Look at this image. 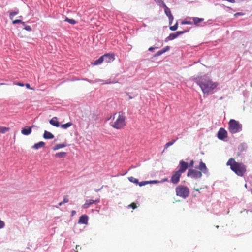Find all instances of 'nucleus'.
<instances>
[{
	"mask_svg": "<svg viewBox=\"0 0 252 252\" xmlns=\"http://www.w3.org/2000/svg\"><path fill=\"white\" fill-rule=\"evenodd\" d=\"M204 94H212L214 90L217 87L218 83L213 82L209 77L206 76L198 77L196 81Z\"/></svg>",
	"mask_w": 252,
	"mask_h": 252,
	"instance_id": "obj_1",
	"label": "nucleus"
},
{
	"mask_svg": "<svg viewBox=\"0 0 252 252\" xmlns=\"http://www.w3.org/2000/svg\"><path fill=\"white\" fill-rule=\"evenodd\" d=\"M126 117L122 111L115 113L112 118L113 121L110 123V126L116 129H123L126 126Z\"/></svg>",
	"mask_w": 252,
	"mask_h": 252,
	"instance_id": "obj_2",
	"label": "nucleus"
},
{
	"mask_svg": "<svg viewBox=\"0 0 252 252\" xmlns=\"http://www.w3.org/2000/svg\"><path fill=\"white\" fill-rule=\"evenodd\" d=\"M226 165L230 166L231 170L239 176H243L246 172V166L242 162H236L234 158H230Z\"/></svg>",
	"mask_w": 252,
	"mask_h": 252,
	"instance_id": "obj_3",
	"label": "nucleus"
},
{
	"mask_svg": "<svg viewBox=\"0 0 252 252\" xmlns=\"http://www.w3.org/2000/svg\"><path fill=\"white\" fill-rule=\"evenodd\" d=\"M178 167V170L173 172L171 178V182L174 184H177L179 182L182 174L184 173L188 168V163L183 160H181Z\"/></svg>",
	"mask_w": 252,
	"mask_h": 252,
	"instance_id": "obj_4",
	"label": "nucleus"
},
{
	"mask_svg": "<svg viewBox=\"0 0 252 252\" xmlns=\"http://www.w3.org/2000/svg\"><path fill=\"white\" fill-rule=\"evenodd\" d=\"M228 130L232 133H238L242 130V125L234 119H230L228 123Z\"/></svg>",
	"mask_w": 252,
	"mask_h": 252,
	"instance_id": "obj_5",
	"label": "nucleus"
},
{
	"mask_svg": "<svg viewBox=\"0 0 252 252\" xmlns=\"http://www.w3.org/2000/svg\"><path fill=\"white\" fill-rule=\"evenodd\" d=\"M176 195L180 197L186 198L189 196V190L187 186L179 185L176 188Z\"/></svg>",
	"mask_w": 252,
	"mask_h": 252,
	"instance_id": "obj_6",
	"label": "nucleus"
},
{
	"mask_svg": "<svg viewBox=\"0 0 252 252\" xmlns=\"http://www.w3.org/2000/svg\"><path fill=\"white\" fill-rule=\"evenodd\" d=\"M187 175L188 177H190L192 178L198 179L201 178L202 174L200 171L193 169H189L188 170Z\"/></svg>",
	"mask_w": 252,
	"mask_h": 252,
	"instance_id": "obj_7",
	"label": "nucleus"
},
{
	"mask_svg": "<svg viewBox=\"0 0 252 252\" xmlns=\"http://www.w3.org/2000/svg\"><path fill=\"white\" fill-rule=\"evenodd\" d=\"M187 32V31L185 30V31H178L175 33H172L170 34V35L167 37H166L165 38V41L167 42L169 40H172L175 39L176 38H177L180 35H181V34L185 33Z\"/></svg>",
	"mask_w": 252,
	"mask_h": 252,
	"instance_id": "obj_8",
	"label": "nucleus"
},
{
	"mask_svg": "<svg viewBox=\"0 0 252 252\" xmlns=\"http://www.w3.org/2000/svg\"><path fill=\"white\" fill-rule=\"evenodd\" d=\"M218 138L221 140H223L227 137V132L223 128H220L217 134Z\"/></svg>",
	"mask_w": 252,
	"mask_h": 252,
	"instance_id": "obj_9",
	"label": "nucleus"
},
{
	"mask_svg": "<svg viewBox=\"0 0 252 252\" xmlns=\"http://www.w3.org/2000/svg\"><path fill=\"white\" fill-rule=\"evenodd\" d=\"M100 202V199L98 198L95 200L89 199L87 200L85 203L82 205V207L84 209H86L89 207V206L93 203H98Z\"/></svg>",
	"mask_w": 252,
	"mask_h": 252,
	"instance_id": "obj_10",
	"label": "nucleus"
},
{
	"mask_svg": "<svg viewBox=\"0 0 252 252\" xmlns=\"http://www.w3.org/2000/svg\"><path fill=\"white\" fill-rule=\"evenodd\" d=\"M103 61L108 63L114 60V55L113 54H105L102 56Z\"/></svg>",
	"mask_w": 252,
	"mask_h": 252,
	"instance_id": "obj_11",
	"label": "nucleus"
},
{
	"mask_svg": "<svg viewBox=\"0 0 252 252\" xmlns=\"http://www.w3.org/2000/svg\"><path fill=\"white\" fill-rule=\"evenodd\" d=\"M198 168L200 170V171H201V173L203 172L204 174H206L208 172V169L205 164L202 161H201L199 163Z\"/></svg>",
	"mask_w": 252,
	"mask_h": 252,
	"instance_id": "obj_12",
	"label": "nucleus"
},
{
	"mask_svg": "<svg viewBox=\"0 0 252 252\" xmlns=\"http://www.w3.org/2000/svg\"><path fill=\"white\" fill-rule=\"evenodd\" d=\"M32 127H25L22 128L21 133L24 135H28L32 133Z\"/></svg>",
	"mask_w": 252,
	"mask_h": 252,
	"instance_id": "obj_13",
	"label": "nucleus"
},
{
	"mask_svg": "<svg viewBox=\"0 0 252 252\" xmlns=\"http://www.w3.org/2000/svg\"><path fill=\"white\" fill-rule=\"evenodd\" d=\"M88 217L87 215L81 216L79 219L78 222L81 224H86L88 223Z\"/></svg>",
	"mask_w": 252,
	"mask_h": 252,
	"instance_id": "obj_14",
	"label": "nucleus"
},
{
	"mask_svg": "<svg viewBox=\"0 0 252 252\" xmlns=\"http://www.w3.org/2000/svg\"><path fill=\"white\" fill-rule=\"evenodd\" d=\"M164 7L165 14L169 17L170 20H172L173 19V17L172 15L170 9L168 7H167L165 4H164Z\"/></svg>",
	"mask_w": 252,
	"mask_h": 252,
	"instance_id": "obj_15",
	"label": "nucleus"
},
{
	"mask_svg": "<svg viewBox=\"0 0 252 252\" xmlns=\"http://www.w3.org/2000/svg\"><path fill=\"white\" fill-rule=\"evenodd\" d=\"M49 122L50 124L55 126L59 127L60 126L59 122L57 121V118L56 117H53L50 120Z\"/></svg>",
	"mask_w": 252,
	"mask_h": 252,
	"instance_id": "obj_16",
	"label": "nucleus"
},
{
	"mask_svg": "<svg viewBox=\"0 0 252 252\" xmlns=\"http://www.w3.org/2000/svg\"><path fill=\"white\" fill-rule=\"evenodd\" d=\"M43 137L46 139H51L54 137V136L50 132L45 130L44 131Z\"/></svg>",
	"mask_w": 252,
	"mask_h": 252,
	"instance_id": "obj_17",
	"label": "nucleus"
},
{
	"mask_svg": "<svg viewBox=\"0 0 252 252\" xmlns=\"http://www.w3.org/2000/svg\"><path fill=\"white\" fill-rule=\"evenodd\" d=\"M45 143V142H43V141H40L38 143H35L32 147V148L34 149H38L39 148H40L41 147H43L44 146Z\"/></svg>",
	"mask_w": 252,
	"mask_h": 252,
	"instance_id": "obj_18",
	"label": "nucleus"
},
{
	"mask_svg": "<svg viewBox=\"0 0 252 252\" xmlns=\"http://www.w3.org/2000/svg\"><path fill=\"white\" fill-rule=\"evenodd\" d=\"M194 25L198 26L199 24L204 21V19L202 18L193 17L192 18Z\"/></svg>",
	"mask_w": 252,
	"mask_h": 252,
	"instance_id": "obj_19",
	"label": "nucleus"
},
{
	"mask_svg": "<svg viewBox=\"0 0 252 252\" xmlns=\"http://www.w3.org/2000/svg\"><path fill=\"white\" fill-rule=\"evenodd\" d=\"M67 153L64 152H58L55 154V156L59 158H64L66 157Z\"/></svg>",
	"mask_w": 252,
	"mask_h": 252,
	"instance_id": "obj_20",
	"label": "nucleus"
},
{
	"mask_svg": "<svg viewBox=\"0 0 252 252\" xmlns=\"http://www.w3.org/2000/svg\"><path fill=\"white\" fill-rule=\"evenodd\" d=\"M102 57L101 56L98 59L95 60L93 63V65H97L101 64L103 62Z\"/></svg>",
	"mask_w": 252,
	"mask_h": 252,
	"instance_id": "obj_21",
	"label": "nucleus"
},
{
	"mask_svg": "<svg viewBox=\"0 0 252 252\" xmlns=\"http://www.w3.org/2000/svg\"><path fill=\"white\" fill-rule=\"evenodd\" d=\"M65 147V145L63 143L56 144L54 147H53V150L56 151L61 148H63Z\"/></svg>",
	"mask_w": 252,
	"mask_h": 252,
	"instance_id": "obj_22",
	"label": "nucleus"
},
{
	"mask_svg": "<svg viewBox=\"0 0 252 252\" xmlns=\"http://www.w3.org/2000/svg\"><path fill=\"white\" fill-rule=\"evenodd\" d=\"M10 129L9 127L0 126V133L4 134Z\"/></svg>",
	"mask_w": 252,
	"mask_h": 252,
	"instance_id": "obj_23",
	"label": "nucleus"
},
{
	"mask_svg": "<svg viewBox=\"0 0 252 252\" xmlns=\"http://www.w3.org/2000/svg\"><path fill=\"white\" fill-rule=\"evenodd\" d=\"M176 140H173L171 141L167 142L164 145V149H167L169 146L172 145L176 142Z\"/></svg>",
	"mask_w": 252,
	"mask_h": 252,
	"instance_id": "obj_24",
	"label": "nucleus"
},
{
	"mask_svg": "<svg viewBox=\"0 0 252 252\" xmlns=\"http://www.w3.org/2000/svg\"><path fill=\"white\" fill-rule=\"evenodd\" d=\"M72 125V124L70 122H68L66 124H63L62 125H61V127L63 129H66L69 127H70V126H71Z\"/></svg>",
	"mask_w": 252,
	"mask_h": 252,
	"instance_id": "obj_25",
	"label": "nucleus"
},
{
	"mask_svg": "<svg viewBox=\"0 0 252 252\" xmlns=\"http://www.w3.org/2000/svg\"><path fill=\"white\" fill-rule=\"evenodd\" d=\"M128 180L131 182H132V183H135V184H138L139 183V182H138V180L135 178L134 177H129L128 178Z\"/></svg>",
	"mask_w": 252,
	"mask_h": 252,
	"instance_id": "obj_26",
	"label": "nucleus"
},
{
	"mask_svg": "<svg viewBox=\"0 0 252 252\" xmlns=\"http://www.w3.org/2000/svg\"><path fill=\"white\" fill-rule=\"evenodd\" d=\"M65 21L68 22L69 23L72 24V25H74V24H76V22L75 20H74L73 19H69L67 17H66L65 18Z\"/></svg>",
	"mask_w": 252,
	"mask_h": 252,
	"instance_id": "obj_27",
	"label": "nucleus"
},
{
	"mask_svg": "<svg viewBox=\"0 0 252 252\" xmlns=\"http://www.w3.org/2000/svg\"><path fill=\"white\" fill-rule=\"evenodd\" d=\"M18 14V11H13L10 13L9 17L12 20L14 16Z\"/></svg>",
	"mask_w": 252,
	"mask_h": 252,
	"instance_id": "obj_28",
	"label": "nucleus"
},
{
	"mask_svg": "<svg viewBox=\"0 0 252 252\" xmlns=\"http://www.w3.org/2000/svg\"><path fill=\"white\" fill-rule=\"evenodd\" d=\"M177 28H178V23L177 22H176L174 25L170 27V30L172 31H176L177 29Z\"/></svg>",
	"mask_w": 252,
	"mask_h": 252,
	"instance_id": "obj_29",
	"label": "nucleus"
},
{
	"mask_svg": "<svg viewBox=\"0 0 252 252\" xmlns=\"http://www.w3.org/2000/svg\"><path fill=\"white\" fill-rule=\"evenodd\" d=\"M69 199L68 198V196L67 195H64L63 196V203H66L68 202Z\"/></svg>",
	"mask_w": 252,
	"mask_h": 252,
	"instance_id": "obj_30",
	"label": "nucleus"
},
{
	"mask_svg": "<svg viewBox=\"0 0 252 252\" xmlns=\"http://www.w3.org/2000/svg\"><path fill=\"white\" fill-rule=\"evenodd\" d=\"M138 184L139 185V186L141 187L142 186H144V185L148 184V183H147V181H142V182H139V183H138Z\"/></svg>",
	"mask_w": 252,
	"mask_h": 252,
	"instance_id": "obj_31",
	"label": "nucleus"
},
{
	"mask_svg": "<svg viewBox=\"0 0 252 252\" xmlns=\"http://www.w3.org/2000/svg\"><path fill=\"white\" fill-rule=\"evenodd\" d=\"M5 226V223L4 221L0 219V229L3 228Z\"/></svg>",
	"mask_w": 252,
	"mask_h": 252,
	"instance_id": "obj_32",
	"label": "nucleus"
},
{
	"mask_svg": "<svg viewBox=\"0 0 252 252\" xmlns=\"http://www.w3.org/2000/svg\"><path fill=\"white\" fill-rule=\"evenodd\" d=\"M164 52L162 51V50H161L158 52H157V53L155 54V56H158L161 55V54H163Z\"/></svg>",
	"mask_w": 252,
	"mask_h": 252,
	"instance_id": "obj_33",
	"label": "nucleus"
},
{
	"mask_svg": "<svg viewBox=\"0 0 252 252\" xmlns=\"http://www.w3.org/2000/svg\"><path fill=\"white\" fill-rule=\"evenodd\" d=\"M22 22V20L20 19H16L12 21V23L13 24H17V23H21Z\"/></svg>",
	"mask_w": 252,
	"mask_h": 252,
	"instance_id": "obj_34",
	"label": "nucleus"
},
{
	"mask_svg": "<svg viewBox=\"0 0 252 252\" xmlns=\"http://www.w3.org/2000/svg\"><path fill=\"white\" fill-rule=\"evenodd\" d=\"M181 23H182V24H188V25H190L192 24V23L190 21H186V20L183 21Z\"/></svg>",
	"mask_w": 252,
	"mask_h": 252,
	"instance_id": "obj_35",
	"label": "nucleus"
},
{
	"mask_svg": "<svg viewBox=\"0 0 252 252\" xmlns=\"http://www.w3.org/2000/svg\"><path fill=\"white\" fill-rule=\"evenodd\" d=\"M160 182L157 180H151L147 181L148 184H153V183H159Z\"/></svg>",
	"mask_w": 252,
	"mask_h": 252,
	"instance_id": "obj_36",
	"label": "nucleus"
},
{
	"mask_svg": "<svg viewBox=\"0 0 252 252\" xmlns=\"http://www.w3.org/2000/svg\"><path fill=\"white\" fill-rule=\"evenodd\" d=\"M129 206H130V207H131L133 209H135V208H137L136 204L135 203H134V202H133V203H131V204L129 205Z\"/></svg>",
	"mask_w": 252,
	"mask_h": 252,
	"instance_id": "obj_37",
	"label": "nucleus"
},
{
	"mask_svg": "<svg viewBox=\"0 0 252 252\" xmlns=\"http://www.w3.org/2000/svg\"><path fill=\"white\" fill-rule=\"evenodd\" d=\"M24 29L27 31H32L31 27L28 25L25 26L24 27Z\"/></svg>",
	"mask_w": 252,
	"mask_h": 252,
	"instance_id": "obj_38",
	"label": "nucleus"
},
{
	"mask_svg": "<svg viewBox=\"0 0 252 252\" xmlns=\"http://www.w3.org/2000/svg\"><path fill=\"white\" fill-rule=\"evenodd\" d=\"M194 162L193 160H191L189 164H188V167H192L194 165Z\"/></svg>",
	"mask_w": 252,
	"mask_h": 252,
	"instance_id": "obj_39",
	"label": "nucleus"
},
{
	"mask_svg": "<svg viewBox=\"0 0 252 252\" xmlns=\"http://www.w3.org/2000/svg\"><path fill=\"white\" fill-rule=\"evenodd\" d=\"M170 49V47L169 46H166L165 48H164L163 49H162V51H163L164 53H165V52L168 51Z\"/></svg>",
	"mask_w": 252,
	"mask_h": 252,
	"instance_id": "obj_40",
	"label": "nucleus"
},
{
	"mask_svg": "<svg viewBox=\"0 0 252 252\" xmlns=\"http://www.w3.org/2000/svg\"><path fill=\"white\" fill-rule=\"evenodd\" d=\"M14 84L17 85H18V86H22V87L24 86V84L23 83H20V82L15 83Z\"/></svg>",
	"mask_w": 252,
	"mask_h": 252,
	"instance_id": "obj_41",
	"label": "nucleus"
},
{
	"mask_svg": "<svg viewBox=\"0 0 252 252\" xmlns=\"http://www.w3.org/2000/svg\"><path fill=\"white\" fill-rule=\"evenodd\" d=\"M76 252H78L79 250L81 249V247L79 245H76Z\"/></svg>",
	"mask_w": 252,
	"mask_h": 252,
	"instance_id": "obj_42",
	"label": "nucleus"
},
{
	"mask_svg": "<svg viewBox=\"0 0 252 252\" xmlns=\"http://www.w3.org/2000/svg\"><path fill=\"white\" fill-rule=\"evenodd\" d=\"M155 49V47H151L149 48V51H152L154 50V49Z\"/></svg>",
	"mask_w": 252,
	"mask_h": 252,
	"instance_id": "obj_43",
	"label": "nucleus"
},
{
	"mask_svg": "<svg viewBox=\"0 0 252 252\" xmlns=\"http://www.w3.org/2000/svg\"><path fill=\"white\" fill-rule=\"evenodd\" d=\"M26 87L28 88V89H31L30 88V85L28 83H27L25 84Z\"/></svg>",
	"mask_w": 252,
	"mask_h": 252,
	"instance_id": "obj_44",
	"label": "nucleus"
},
{
	"mask_svg": "<svg viewBox=\"0 0 252 252\" xmlns=\"http://www.w3.org/2000/svg\"><path fill=\"white\" fill-rule=\"evenodd\" d=\"M76 214V211L74 210H73L71 211V216H73Z\"/></svg>",
	"mask_w": 252,
	"mask_h": 252,
	"instance_id": "obj_45",
	"label": "nucleus"
},
{
	"mask_svg": "<svg viewBox=\"0 0 252 252\" xmlns=\"http://www.w3.org/2000/svg\"><path fill=\"white\" fill-rule=\"evenodd\" d=\"M194 189L195 190H196V191H199L200 190H201V188H199V189H195V188H194Z\"/></svg>",
	"mask_w": 252,
	"mask_h": 252,
	"instance_id": "obj_46",
	"label": "nucleus"
},
{
	"mask_svg": "<svg viewBox=\"0 0 252 252\" xmlns=\"http://www.w3.org/2000/svg\"><path fill=\"white\" fill-rule=\"evenodd\" d=\"M235 15H242V13L240 12H238L235 14Z\"/></svg>",
	"mask_w": 252,
	"mask_h": 252,
	"instance_id": "obj_47",
	"label": "nucleus"
},
{
	"mask_svg": "<svg viewBox=\"0 0 252 252\" xmlns=\"http://www.w3.org/2000/svg\"><path fill=\"white\" fill-rule=\"evenodd\" d=\"M63 204H64V203H63V201H62V202H60V203H59V206H61V205H62Z\"/></svg>",
	"mask_w": 252,
	"mask_h": 252,
	"instance_id": "obj_48",
	"label": "nucleus"
},
{
	"mask_svg": "<svg viewBox=\"0 0 252 252\" xmlns=\"http://www.w3.org/2000/svg\"><path fill=\"white\" fill-rule=\"evenodd\" d=\"M21 23L23 26H26V25H25V23L24 22H23L22 21V22H21Z\"/></svg>",
	"mask_w": 252,
	"mask_h": 252,
	"instance_id": "obj_49",
	"label": "nucleus"
},
{
	"mask_svg": "<svg viewBox=\"0 0 252 252\" xmlns=\"http://www.w3.org/2000/svg\"><path fill=\"white\" fill-rule=\"evenodd\" d=\"M127 94L128 95V97H129V98L130 99H132V96H131L130 95H129L128 94Z\"/></svg>",
	"mask_w": 252,
	"mask_h": 252,
	"instance_id": "obj_50",
	"label": "nucleus"
},
{
	"mask_svg": "<svg viewBox=\"0 0 252 252\" xmlns=\"http://www.w3.org/2000/svg\"><path fill=\"white\" fill-rule=\"evenodd\" d=\"M237 156H239L240 155V154L238 153H237Z\"/></svg>",
	"mask_w": 252,
	"mask_h": 252,
	"instance_id": "obj_51",
	"label": "nucleus"
},
{
	"mask_svg": "<svg viewBox=\"0 0 252 252\" xmlns=\"http://www.w3.org/2000/svg\"><path fill=\"white\" fill-rule=\"evenodd\" d=\"M222 99V97H220V99Z\"/></svg>",
	"mask_w": 252,
	"mask_h": 252,
	"instance_id": "obj_52",
	"label": "nucleus"
}]
</instances>
